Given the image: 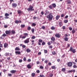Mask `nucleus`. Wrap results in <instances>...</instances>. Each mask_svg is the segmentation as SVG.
Returning <instances> with one entry per match:
<instances>
[{
	"instance_id": "nucleus-1",
	"label": "nucleus",
	"mask_w": 77,
	"mask_h": 77,
	"mask_svg": "<svg viewBox=\"0 0 77 77\" xmlns=\"http://www.w3.org/2000/svg\"><path fill=\"white\" fill-rule=\"evenodd\" d=\"M53 15H51V14H50L49 15H48L47 18H48V20L49 21H51L52 20H53Z\"/></svg>"
},
{
	"instance_id": "nucleus-2",
	"label": "nucleus",
	"mask_w": 77,
	"mask_h": 77,
	"mask_svg": "<svg viewBox=\"0 0 77 77\" xmlns=\"http://www.w3.org/2000/svg\"><path fill=\"white\" fill-rule=\"evenodd\" d=\"M33 8V7L32 6L30 5H29V8L27 9V11H34V9Z\"/></svg>"
},
{
	"instance_id": "nucleus-3",
	"label": "nucleus",
	"mask_w": 77,
	"mask_h": 77,
	"mask_svg": "<svg viewBox=\"0 0 77 77\" xmlns=\"http://www.w3.org/2000/svg\"><path fill=\"white\" fill-rule=\"evenodd\" d=\"M43 42V40L42 39H39L38 40V44L39 45H41V43H42V42Z\"/></svg>"
},
{
	"instance_id": "nucleus-4",
	"label": "nucleus",
	"mask_w": 77,
	"mask_h": 77,
	"mask_svg": "<svg viewBox=\"0 0 77 77\" xmlns=\"http://www.w3.org/2000/svg\"><path fill=\"white\" fill-rule=\"evenodd\" d=\"M68 66L69 67H71L72 66V62H69L68 63Z\"/></svg>"
},
{
	"instance_id": "nucleus-5",
	"label": "nucleus",
	"mask_w": 77,
	"mask_h": 77,
	"mask_svg": "<svg viewBox=\"0 0 77 77\" xmlns=\"http://www.w3.org/2000/svg\"><path fill=\"white\" fill-rule=\"evenodd\" d=\"M5 19L9 18V17H8V16H9V14L6 13L5 14Z\"/></svg>"
},
{
	"instance_id": "nucleus-6",
	"label": "nucleus",
	"mask_w": 77,
	"mask_h": 77,
	"mask_svg": "<svg viewBox=\"0 0 77 77\" xmlns=\"http://www.w3.org/2000/svg\"><path fill=\"white\" fill-rule=\"evenodd\" d=\"M29 39H30V38H27L26 40L24 41V42L25 44H27V43H29Z\"/></svg>"
},
{
	"instance_id": "nucleus-7",
	"label": "nucleus",
	"mask_w": 77,
	"mask_h": 77,
	"mask_svg": "<svg viewBox=\"0 0 77 77\" xmlns=\"http://www.w3.org/2000/svg\"><path fill=\"white\" fill-rule=\"evenodd\" d=\"M5 36H6V35L4 33L0 37V38L2 39H4L5 38Z\"/></svg>"
},
{
	"instance_id": "nucleus-8",
	"label": "nucleus",
	"mask_w": 77,
	"mask_h": 77,
	"mask_svg": "<svg viewBox=\"0 0 77 77\" xmlns=\"http://www.w3.org/2000/svg\"><path fill=\"white\" fill-rule=\"evenodd\" d=\"M12 6L13 7H15V8L17 6V4L15 3H13L12 4Z\"/></svg>"
},
{
	"instance_id": "nucleus-9",
	"label": "nucleus",
	"mask_w": 77,
	"mask_h": 77,
	"mask_svg": "<svg viewBox=\"0 0 77 77\" xmlns=\"http://www.w3.org/2000/svg\"><path fill=\"white\" fill-rule=\"evenodd\" d=\"M55 36H56V37H57V38H59L60 37V35L59 34H56L55 35Z\"/></svg>"
},
{
	"instance_id": "nucleus-10",
	"label": "nucleus",
	"mask_w": 77,
	"mask_h": 77,
	"mask_svg": "<svg viewBox=\"0 0 77 77\" xmlns=\"http://www.w3.org/2000/svg\"><path fill=\"white\" fill-rule=\"evenodd\" d=\"M11 72L12 74H15V73L16 72V70H12L11 71Z\"/></svg>"
},
{
	"instance_id": "nucleus-11",
	"label": "nucleus",
	"mask_w": 77,
	"mask_h": 77,
	"mask_svg": "<svg viewBox=\"0 0 77 77\" xmlns=\"http://www.w3.org/2000/svg\"><path fill=\"white\" fill-rule=\"evenodd\" d=\"M17 13H18V14H21V13H22V12H22L20 10H17Z\"/></svg>"
},
{
	"instance_id": "nucleus-12",
	"label": "nucleus",
	"mask_w": 77,
	"mask_h": 77,
	"mask_svg": "<svg viewBox=\"0 0 77 77\" xmlns=\"http://www.w3.org/2000/svg\"><path fill=\"white\" fill-rule=\"evenodd\" d=\"M8 46V44L6 43L4 44V46L5 48H6Z\"/></svg>"
},
{
	"instance_id": "nucleus-13",
	"label": "nucleus",
	"mask_w": 77,
	"mask_h": 77,
	"mask_svg": "<svg viewBox=\"0 0 77 77\" xmlns=\"http://www.w3.org/2000/svg\"><path fill=\"white\" fill-rule=\"evenodd\" d=\"M48 14V11H46L45 13V15H47Z\"/></svg>"
},
{
	"instance_id": "nucleus-14",
	"label": "nucleus",
	"mask_w": 77,
	"mask_h": 77,
	"mask_svg": "<svg viewBox=\"0 0 77 77\" xmlns=\"http://www.w3.org/2000/svg\"><path fill=\"white\" fill-rule=\"evenodd\" d=\"M5 33L7 35H9L10 34V31H5Z\"/></svg>"
},
{
	"instance_id": "nucleus-15",
	"label": "nucleus",
	"mask_w": 77,
	"mask_h": 77,
	"mask_svg": "<svg viewBox=\"0 0 77 77\" xmlns=\"http://www.w3.org/2000/svg\"><path fill=\"white\" fill-rule=\"evenodd\" d=\"M27 67L28 69H30L32 68V67L30 65V64H28L27 65Z\"/></svg>"
},
{
	"instance_id": "nucleus-16",
	"label": "nucleus",
	"mask_w": 77,
	"mask_h": 77,
	"mask_svg": "<svg viewBox=\"0 0 77 77\" xmlns=\"http://www.w3.org/2000/svg\"><path fill=\"white\" fill-rule=\"evenodd\" d=\"M59 25L60 27H61V26H62L63 25L62 24V22H60L59 23Z\"/></svg>"
},
{
	"instance_id": "nucleus-17",
	"label": "nucleus",
	"mask_w": 77,
	"mask_h": 77,
	"mask_svg": "<svg viewBox=\"0 0 77 77\" xmlns=\"http://www.w3.org/2000/svg\"><path fill=\"white\" fill-rule=\"evenodd\" d=\"M36 24L35 23H33L31 24L32 26V27H35L36 26Z\"/></svg>"
},
{
	"instance_id": "nucleus-18",
	"label": "nucleus",
	"mask_w": 77,
	"mask_h": 77,
	"mask_svg": "<svg viewBox=\"0 0 77 77\" xmlns=\"http://www.w3.org/2000/svg\"><path fill=\"white\" fill-rule=\"evenodd\" d=\"M60 17V16L57 15L56 16V19L57 20H59V18Z\"/></svg>"
},
{
	"instance_id": "nucleus-19",
	"label": "nucleus",
	"mask_w": 77,
	"mask_h": 77,
	"mask_svg": "<svg viewBox=\"0 0 77 77\" xmlns=\"http://www.w3.org/2000/svg\"><path fill=\"white\" fill-rule=\"evenodd\" d=\"M15 53L16 54H21V52H20V51H16Z\"/></svg>"
},
{
	"instance_id": "nucleus-20",
	"label": "nucleus",
	"mask_w": 77,
	"mask_h": 77,
	"mask_svg": "<svg viewBox=\"0 0 77 77\" xmlns=\"http://www.w3.org/2000/svg\"><path fill=\"white\" fill-rule=\"evenodd\" d=\"M64 39L65 41H68V38L67 37H65Z\"/></svg>"
},
{
	"instance_id": "nucleus-21",
	"label": "nucleus",
	"mask_w": 77,
	"mask_h": 77,
	"mask_svg": "<svg viewBox=\"0 0 77 77\" xmlns=\"http://www.w3.org/2000/svg\"><path fill=\"white\" fill-rule=\"evenodd\" d=\"M26 51H27V53H30V52L31 51L30 49H29V48L26 49Z\"/></svg>"
},
{
	"instance_id": "nucleus-22",
	"label": "nucleus",
	"mask_w": 77,
	"mask_h": 77,
	"mask_svg": "<svg viewBox=\"0 0 77 77\" xmlns=\"http://www.w3.org/2000/svg\"><path fill=\"white\" fill-rule=\"evenodd\" d=\"M73 50V48L72 47H70V50H69V51H72Z\"/></svg>"
},
{
	"instance_id": "nucleus-23",
	"label": "nucleus",
	"mask_w": 77,
	"mask_h": 77,
	"mask_svg": "<svg viewBox=\"0 0 77 77\" xmlns=\"http://www.w3.org/2000/svg\"><path fill=\"white\" fill-rule=\"evenodd\" d=\"M61 71H63V72H65L66 71V69L65 68H63L62 69Z\"/></svg>"
},
{
	"instance_id": "nucleus-24",
	"label": "nucleus",
	"mask_w": 77,
	"mask_h": 77,
	"mask_svg": "<svg viewBox=\"0 0 77 77\" xmlns=\"http://www.w3.org/2000/svg\"><path fill=\"white\" fill-rule=\"evenodd\" d=\"M15 50H18V51L20 50V48H19L18 47H17L15 48Z\"/></svg>"
},
{
	"instance_id": "nucleus-25",
	"label": "nucleus",
	"mask_w": 77,
	"mask_h": 77,
	"mask_svg": "<svg viewBox=\"0 0 77 77\" xmlns=\"http://www.w3.org/2000/svg\"><path fill=\"white\" fill-rule=\"evenodd\" d=\"M52 5L53 7L54 8H56V5L55 4H52Z\"/></svg>"
},
{
	"instance_id": "nucleus-26",
	"label": "nucleus",
	"mask_w": 77,
	"mask_h": 77,
	"mask_svg": "<svg viewBox=\"0 0 77 77\" xmlns=\"http://www.w3.org/2000/svg\"><path fill=\"white\" fill-rule=\"evenodd\" d=\"M51 39L52 41H55V38L54 37H52L51 38Z\"/></svg>"
},
{
	"instance_id": "nucleus-27",
	"label": "nucleus",
	"mask_w": 77,
	"mask_h": 77,
	"mask_svg": "<svg viewBox=\"0 0 77 77\" xmlns=\"http://www.w3.org/2000/svg\"><path fill=\"white\" fill-rule=\"evenodd\" d=\"M9 53H5V56H9Z\"/></svg>"
},
{
	"instance_id": "nucleus-28",
	"label": "nucleus",
	"mask_w": 77,
	"mask_h": 77,
	"mask_svg": "<svg viewBox=\"0 0 77 77\" xmlns=\"http://www.w3.org/2000/svg\"><path fill=\"white\" fill-rule=\"evenodd\" d=\"M20 26L22 28H24V27H25V25H21Z\"/></svg>"
},
{
	"instance_id": "nucleus-29",
	"label": "nucleus",
	"mask_w": 77,
	"mask_h": 77,
	"mask_svg": "<svg viewBox=\"0 0 77 77\" xmlns=\"http://www.w3.org/2000/svg\"><path fill=\"white\" fill-rule=\"evenodd\" d=\"M48 7L49 8L51 9H53V6H52V5H50Z\"/></svg>"
},
{
	"instance_id": "nucleus-30",
	"label": "nucleus",
	"mask_w": 77,
	"mask_h": 77,
	"mask_svg": "<svg viewBox=\"0 0 77 77\" xmlns=\"http://www.w3.org/2000/svg\"><path fill=\"white\" fill-rule=\"evenodd\" d=\"M27 30H31V27H30V26H28L27 27Z\"/></svg>"
},
{
	"instance_id": "nucleus-31",
	"label": "nucleus",
	"mask_w": 77,
	"mask_h": 77,
	"mask_svg": "<svg viewBox=\"0 0 77 77\" xmlns=\"http://www.w3.org/2000/svg\"><path fill=\"white\" fill-rule=\"evenodd\" d=\"M72 51L73 53H75V49H73Z\"/></svg>"
},
{
	"instance_id": "nucleus-32",
	"label": "nucleus",
	"mask_w": 77,
	"mask_h": 77,
	"mask_svg": "<svg viewBox=\"0 0 77 77\" xmlns=\"http://www.w3.org/2000/svg\"><path fill=\"white\" fill-rule=\"evenodd\" d=\"M12 33H13V34H15V31H14V30H12Z\"/></svg>"
},
{
	"instance_id": "nucleus-33",
	"label": "nucleus",
	"mask_w": 77,
	"mask_h": 77,
	"mask_svg": "<svg viewBox=\"0 0 77 77\" xmlns=\"http://www.w3.org/2000/svg\"><path fill=\"white\" fill-rule=\"evenodd\" d=\"M31 31L32 33H34V32H35V29L32 28L31 29Z\"/></svg>"
},
{
	"instance_id": "nucleus-34",
	"label": "nucleus",
	"mask_w": 77,
	"mask_h": 77,
	"mask_svg": "<svg viewBox=\"0 0 77 77\" xmlns=\"http://www.w3.org/2000/svg\"><path fill=\"white\" fill-rule=\"evenodd\" d=\"M51 68L52 69H56V67H55V66H51Z\"/></svg>"
},
{
	"instance_id": "nucleus-35",
	"label": "nucleus",
	"mask_w": 77,
	"mask_h": 77,
	"mask_svg": "<svg viewBox=\"0 0 77 77\" xmlns=\"http://www.w3.org/2000/svg\"><path fill=\"white\" fill-rule=\"evenodd\" d=\"M49 76L50 77H53V74H50L49 75Z\"/></svg>"
},
{
	"instance_id": "nucleus-36",
	"label": "nucleus",
	"mask_w": 77,
	"mask_h": 77,
	"mask_svg": "<svg viewBox=\"0 0 77 77\" xmlns=\"http://www.w3.org/2000/svg\"><path fill=\"white\" fill-rule=\"evenodd\" d=\"M23 35H25V36H28V34L27 33H24Z\"/></svg>"
},
{
	"instance_id": "nucleus-37",
	"label": "nucleus",
	"mask_w": 77,
	"mask_h": 77,
	"mask_svg": "<svg viewBox=\"0 0 77 77\" xmlns=\"http://www.w3.org/2000/svg\"><path fill=\"white\" fill-rule=\"evenodd\" d=\"M67 2L68 4H70L71 3V1L70 0H68L67 1Z\"/></svg>"
},
{
	"instance_id": "nucleus-38",
	"label": "nucleus",
	"mask_w": 77,
	"mask_h": 77,
	"mask_svg": "<svg viewBox=\"0 0 77 77\" xmlns=\"http://www.w3.org/2000/svg\"><path fill=\"white\" fill-rule=\"evenodd\" d=\"M64 23H67V22H68V20H65L64 21Z\"/></svg>"
},
{
	"instance_id": "nucleus-39",
	"label": "nucleus",
	"mask_w": 77,
	"mask_h": 77,
	"mask_svg": "<svg viewBox=\"0 0 77 77\" xmlns=\"http://www.w3.org/2000/svg\"><path fill=\"white\" fill-rule=\"evenodd\" d=\"M35 73H32V77H34L35 76Z\"/></svg>"
},
{
	"instance_id": "nucleus-40",
	"label": "nucleus",
	"mask_w": 77,
	"mask_h": 77,
	"mask_svg": "<svg viewBox=\"0 0 77 77\" xmlns=\"http://www.w3.org/2000/svg\"><path fill=\"white\" fill-rule=\"evenodd\" d=\"M42 42V45H45V42Z\"/></svg>"
},
{
	"instance_id": "nucleus-41",
	"label": "nucleus",
	"mask_w": 77,
	"mask_h": 77,
	"mask_svg": "<svg viewBox=\"0 0 77 77\" xmlns=\"http://www.w3.org/2000/svg\"><path fill=\"white\" fill-rule=\"evenodd\" d=\"M35 36H33L31 38L32 39H35Z\"/></svg>"
},
{
	"instance_id": "nucleus-42",
	"label": "nucleus",
	"mask_w": 77,
	"mask_h": 77,
	"mask_svg": "<svg viewBox=\"0 0 77 77\" xmlns=\"http://www.w3.org/2000/svg\"><path fill=\"white\" fill-rule=\"evenodd\" d=\"M52 54H56V52L55 51H53L52 52Z\"/></svg>"
},
{
	"instance_id": "nucleus-43",
	"label": "nucleus",
	"mask_w": 77,
	"mask_h": 77,
	"mask_svg": "<svg viewBox=\"0 0 77 77\" xmlns=\"http://www.w3.org/2000/svg\"><path fill=\"white\" fill-rule=\"evenodd\" d=\"M72 33H75V31L74 30H73L72 31Z\"/></svg>"
},
{
	"instance_id": "nucleus-44",
	"label": "nucleus",
	"mask_w": 77,
	"mask_h": 77,
	"mask_svg": "<svg viewBox=\"0 0 77 77\" xmlns=\"http://www.w3.org/2000/svg\"><path fill=\"white\" fill-rule=\"evenodd\" d=\"M15 23H16V24H18L19 21L18 20H16L15 21Z\"/></svg>"
},
{
	"instance_id": "nucleus-45",
	"label": "nucleus",
	"mask_w": 77,
	"mask_h": 77,
	"mask_svg": "<svg viewBox=\"0 0 77 77\" xmlns=\"http://www.w3.org/2000/svg\"><path fill=\"white\" fill-rule=\"evenodd\" d=\"M42 28L43 29H45V26H43L42 27Z\"/></svg>"
},
{
	"instance_id": "nucleus-46",
	"label": "nucleus",
	"mask_w": 77,
	"mask_h": 77,
	"mask_svg": "<svg viewBox=\"0 0 77 77\" xmlns=\"http://www.w3.org/2000/svg\"><path fill=\"white\" fill-rule=\"evenodd\" d=\"M47 44H48V45H51V43H50V42H48Z\"/></svg>"
},
{
	"instance_id": "nucleus-47",
	"label": "nucleus",
	"mask_w": 77,
	"mask_h": 77,
	"mask_svg": "<svg viewBox=\"0 0 77 77\" xmlns=\"http://www.w3.org/2000/svg\"><path fill=\"white\" fill-rule=\"evenodd\" d=\"M26 37H27V36H24L22 37V39H25V38H26Z\"/></svg>"
},
{
	"instance_id": "nucleus-48",
	"label": "nucleus",
	"mask_w": 77,
	"mask_h": 77,
	"mask_svg": "<svg viewBox=\"0 0 77 77\" xmlns=\"http://www.w3.org/2000/svg\"><path fill=\"white\" fill-rule=\"evenodd\" d=\"M40 77H45V76H44L43 75H40Z\"/></svg>"
},
{
	"instance_id": "nucleus-49",
	"label": "nucleus",
	"mask_w": 77,
	"mask_h": 77,
	"mask_svg": "<svg viewBox=\"0 0 77 77\" xmlns=\"http://www.w3.org/2000/svg\"><path fill=\"white\" fill-rule=\"evenodd\" d=\"M36 72L37 73H39V72H40V71L39 70H38L36 71Z\"/></svg>"
},
{
	"instance_id": "nucleus-50",
	"label": "nucleus",
	"mask_w": 77,
	"mask_h": 77,
	"mask_svg": "<svg viewBox=\"0 0 77 77\" xmlns=\"http://www.w3.org/2000/svg\"><path fill=\"white\" fill-rule=\"evenodd\" d=\"M62 29L63 30H65V26H63L62 27Z\"/></svg>"
},
{
	"instance_id": "nucleus-51",
	"label": "nucleus",
	"mask_w": 77,
	"mask_h": 77,
	"mask_svg": "<svg viewBox=\"0 0 77 77\" xmlns=\"http://www.w3.org/2000/svg\"><path fill=\"white\" fill-rule=\"evenodd\" d=\"M40 68L41 69H44V67L42 66H40Z\"/></svg>"
},
{
	"instance_id": "nucleus-52",
	"label": "nucleus",
	"mask_w": 77,
	"mask_h": 77,
	"mask_svg": "<svg viewBox=\"0 0 77 77\" xmlns=\"http://www.w3.org/2000/svg\"><path fill=\"white\" fill-rule=\"evenodd\" d=\"M51 29L52 30H54V26H52L51 28Z\"/></svg>"
},
{
	"instance_id": "nucleus-53",
	"label": "nucleus",
	"mask_w": 77,
	"mask_h": 77,
	"mask_svg": "<svg viewBox=\"0 0 77 77\" xmlns=\"http://www.w3.org/2000/svg\"><path fill=\"white\" fill-rule=\"evenodd\" d=\"M34 12H35V14H37V12H38V11H37V10H35V11Z\"/></svg>"
},
{
	"instance_id": "nucleus-54",
	"label": "nucleus",
	"mask_w": 77,
	"mask_h": 77,
	"mask_svg": "<svg viewBox=\"0 0 77 77\" xmlns=\"http://www.w3.org/2000/svg\"><path fill=\"white\" fill-rule=\"evenodd\" d=\"M73 67L74 68H77V66H76V65H75L73 66Z\"/></svg>"
},
{
	"instance_id": "nucleus-55",
	"label": "nucleus",
	"mask_w": 77,
	"mask_h": 77,
	"mask_svg": "<svg viewBox=\"0 0 77 77\" xmlns=\"http://www.w3.org/2000/svg\"><path fill=\"white\" fill-rule=\"evenodd\" d=\"M72 72V70H69V71L68 72Z\"/></svg>"
},
{
	"instance_id": "nucleus-56",
	"label": "nucleus",
	"mask_w": 77,
	"mask_h": 77,
	"mask_svg": "<svg viewBox=\"0 0 77 77\" xmlns=\"http://www.w3.org/2000/svg\"><path fill=\"white\" fill-rule=\"evenodd\" d=\"M45 53H47V50H44Z\"/></svg>"
},
{
	"instance_id": "nucleus-57",
	"label": "nucleus",
	"mask_w": 77,
	"mask_h": 77,
	"mask_svg": "<svg viewBox=\"0 0 77 77\" xmlns=\"http://www.w3.org/2000/svg\"><path fill=\"white\" fill-rule=\"evenodd\" d=\"M69 30H70V31L72 30V28L71 27H69Z\"/></svg>"
},
{
	"instance_id": "nucleus-58",
	"label": "nucleus",
	"mask_w": 77,
	"mask_h": 77,
	"mask_svg": "<svg viewBox=\"0 0 77 77\" xmlns=\"http://www.w3.org/2000/svg\"><path fill=\"white\" fill-rule=\"evenodd\" d=\"M61 17H64V14H61Z\"/></svg>"
},
{
	"instance_id": "nucleus-59",
	"label": "nucleus",
	"mask_w": 77,
	"mask_h": 77,
	"mask_svg": "<svg viewBox=\"0 0 77 77\" xmlns=\"http://www.w3.org/2000/svg\"><path fill=\"white\" fill-rule=\"evenodd\" d=\"M23 60L24 61H26V57H24Z\"/></svg>"
},
{
	"instance_id": "nucleus-60",
	"label": "nucleus",
	"mask_w": 77,
	"mask_h": 77,
	"mask_svg": "<svg viewBox=\"0 0 77 77\" xmlns=\"http://www.w3.org/2000/svg\"><path fill=\"white\" fill-rule=\"evenodd\" d=\"M41 14L42 15H43L44 14V11H42L41 13Z\"/></svg>"
},
{
	"instance_id": "nucleus-61",
	"label": "nucleus",
	"mask_w": 77,
	"mask_h": 77,
	"mask_svg": "<svg viewBox=\"0 0 77 77\" xmlns=\"http://www.w3.org/2000/svg\"><path fill=\"white\" fill-rule=\"evenodd\" d=\"M49 48H53V46L51 45L49 47Z\"/></svg>"
},
{
	"instance_id": "nucleus-62",
	"label": "nucleus",
	"mask_w": 77,
	"mask_h": 77,
	"mask_svg": "<svg viewBox=\"0 0 77 77\" xmlns=\"http://www.w3.org/2000/svg\"><path fill=\"white\" fill-rule=\"evenodd\" d=\"M26 45H22V47L23 48H26Z\"/></svg>"
},
{
	"instance_id": "nucleus-63",
	"label": "nucleus",
	"mask_w": 77,
	"mask_h": 77,
	"mask_svg": "<svg viewBox=\"0 0 77 77\" xmlns=\"http://www.w3.org/2000/svg\"><path fill=\"white\" fill-rule=\"evenodd\" d=\"M45 63H47V62H48V60H46L45 61Z\"/></svg>"
},
{
	"instance_id": "nucleus-64",
	"label": "nucleus",
	"mask_w": 77,
	"mask_h": 77,
	"mask_svg": "<svg viewBox=\"0 0 77 77\" xmlns=\"http://www.w3.org/2000/svg\"><path fill=\"white\" fill-rule=\"evenodd\" d=\"M4 28H7L8 27V26L7 25H5L4 26Z\"/></svg>"
}]
</instances>
